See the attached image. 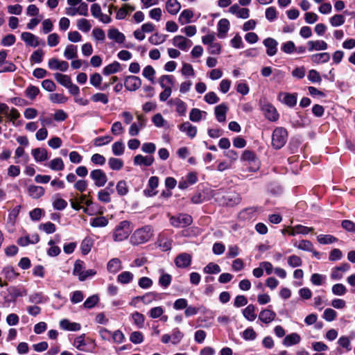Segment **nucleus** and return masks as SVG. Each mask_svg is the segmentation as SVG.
Segmentation results:
<instances>
[{
  "mask_svg": "<svg viewBox=\"0 0 355 355\" xmlns=\"http://www.w3.org/2000/svg\"><path fill=\"white\" fill-rule=\"evenodd\" d=\"M59 324L61 329L66 331H77L81 328V325L79 323L70 322L67 319L61 320Z\"/></svg>",
  "mask_w": 355,
  "mask_h": 355,
  "instance_id": "nucleus-24",
  "label": "nucleus"
},
{
  "mask_svg": "<svg viewBox=\"0 0 355 355\" xmlns=\"http://www.w3.org/2000/svg\"><path fill=\"white\" fill-rule=\"evenodd\" d=\"M122 269V263L119 259L113 258L107 264V270L109 272L116 274Z\"/></svg>",
  "mask_w": 355,
  "mask_h": 355,
  "instance_id": "nucleus-28",
  "label": "nucleus"
},
{
  "mask_svg": "<svg viewBox=\"0 0 355 355\" xmlns=\"http://www.w3.org/2000/svg\"><path fill=\"white\" fill-rule=\"evenodd\" d=\"M166 9L171 15H176L181 9V4L178 0H168L166 3Z\"/></svg>",
  "mask_w": 355,
  "mask_h": 355,
  "instance_id": "nucleus-35",
  "label": "nucleus"
},
{
  "mask_svg": "<svg viewBox=\"0 0 355 355\" xmlns=\"http://www.w3.org/2000/svg\"><path fill=\"white\" fill-rule=\"evenodd\" d=\"M153 229L146 225L135 230L131 236L130 242L132 245H139L148 242L153 236Z\"/></svg>",
  "mask_w": 355,
  "mask_h": 355,
  "instance_id": "nucleus-2",
  "label": "nucleus"
},
{
  "mask_svg": "<svg viewBox=\"0 0 355 355\" xmlns=\"http://www.w3.org/2000/svg\"><path fill=\"white\" fill-rule=\"evenodd\" d=\"M175 263L178 268H187L191 263V256L187 253H182L176 257Z\"/></svg>",
  "mask_w": 355,
  "mask_h": 355,
  "instance_id": "nucleus-20",
  "label": "nucleus"
},
{
  "mask_svg": "<svg viewBox=\"0 0 355 355\" xmlns=\"http://www.w3.org/2000/svg\"><path fill=\"white\" fill-rule=\"evenodd\" d=\"M134 278V275L129 271H124L119 274L117 277L118 282L122 284H127L130 283Z\"/></svg>",
  "mask_w": 355,
  "mask_h": 355,
  "instance_id": "nucleus-47",
  "label": "nucleus"
},
{
  "mask_svg": "<svg viewBox=\"0 0 355 355\" xmlns=\"http://www.w3.org/2000/svg\"><path fill=\"white\" fill-rule=\"evenodd\" d=\"M171 336V343L173 345L178 344L184 337V334L178 328L173 330Z\"/></svg>",
  "mask_w": 355,
  "mask_h": 355,
  "instance_id": "nucleus-62",
  "label": "nucleus"
},
{
  "mask_svg": "<svg viewBox=\"0 0 355 355\" xmlns=\"http://www.w3.org/2000/svg\"><path fill=\"white\" fill-rule=\"evenodd\" d=\"M229 12L241 19H248L250 17V10L246 8H241L240 6L236 3L230 7Z\"/></svg>",
  "mask_w": 355,
  "mask_h": 355,
  "instance_id": "nucleus-14",
  "label": "nucleus"
},
{
  "mask_svg": "<svg viewBox=\"0 0 355 355\" xmlns=\"http://www.w3.org/2000/svg\"><path fill=\"white\" fill-rule=\"evenodd\" d=\"M241 160L248 162L252 166L250 171H256L259 167V162L255 154L250 150H245L242 155Z\"/></svg>",
  "mask_w": 355,
  "mask_h": 355,
  "instance_id": "nucleus-10",
  "label": "nucleus"
},
{
  "mask_svg": "<svg viewBox=\"0 0 355 355\" xmlns=\"http://www.w3.org/2000/svg\"><path fill=\"white\" fill-rule=\"evenodd\" d=\"M48 67L51 70L67 71L69 68V64L67 61L60 60L58 58H53L49 60Z\"/></svg>",
  "mask_w": 355,
  "mask_h": 355,
  "instance_id": "nucleus-13",
  "label": "nucleus"
},
{
  "mask_svg": "<svg viewBox=\"0 0 355 355\" xmlns=\"http://www.w3.org/2000/svg\"><path fill=\"white\" fill-rule=\"evenodd\" d=\"M121 70V64L119 62L115 61L103 69V73L106 76L110 74L115 73Z\"/></svg>",
  "mask_w": 355,
  "mask_h": 355,
  "instance_id": "nucleus-46",
  "label": "nucleus"
},
{
  "mask_svg": "<svg viewBox=\"0 0 355 355\" xmlns=\"http://www.w3.org/2000/svg\"><path fill=\"white\" fill-rule=\"evenodd\" d=\"M146 126V120L142 115L137 116V121L131 123L128 133L130 136L135 137L139 135L140 130Z\"/></svg>",
  "mask_w": 355,
  "mask_h": 355,
  "instance_id": "nucleus-9",
  "label": "nucleus"
},
{
  "mask_svg": "<svg viewBox=\"0 0 355 355\" xmlns=\"http://www.w3.org/2000/svg\"><path fill=\"white\" fill-rule=\"evenodd\" d=\"M142 75L152 83H155V70L152 66H146L143 70Z\"/></svg>",
  "mask_w": 355,
  "mask_h": 355,
  "instance_id": "nucleus-54",
  "label": "nucleus"
},
{
  "mask_svg": "<svg viewBox=\"0 0 355 355\" xmlns=\"http://www.w3.org/2000/svg\"><path fill=\"white\" fill-rule=\"evenodd\" d=\"M297 98V94L280 92L278 95V100L289 107H294L296 105Z\"/></svg>",
  "mask_w": 355,
  "mask_h": 355,
  "instance_id": "nucleus-12",
  "label": "nucleus"
},
{
  "mask_svg": "<svg viewBox=\"0 0 355 355\" xmlns=\"http://www.w3.org/2000/svg\"><path fill=\"white\" fill-rule=\"evenodd\" d=\"M263 44L266 47V53L269 56H273L277 53V42L271 37H268L263 40Z\"/></svg>",
  "mask_w": 355,
  "mask_h": 355,
  "instance_id": "nucleus-18",
  "label": "nucleus"
},
{
  "mask_svg": "<svg viewBox=\"0 0 355 355\" xmlns=\"http://www.w3.org/2000/svg\"><path fill=\"white\" fill-rule=\"evenodd\" d=\"M193 17V11L190 9H185L180 13L178 21L181 24L184 25L190 23Z\"/></svg>",
  "mask_w": 355,
  "mask_h": 355,
  "instance_id": "nucleus-40",
  "label": "nucleus"
},
{
  "mask_svg": "<svg viewBox=\"0 0 355 355\" xmlns=\"http://www.w3.org/2000/svg\"><path fill=\"white\" fill-rule=\"evenodd\" d=\"M29 302L34 304H43L46 302V297L42 293H34L29 295Z\"/></svg>",
  "mask_w": 355,
  "mask_h": 355,
  "instance_id": "nucleus-49",
  "label": "nucleus"
},
{
  "mask_svg": "<svg viewBox=\"0 0 355 355\" xmlns=\"http://www.w3.org/2000/svg\"><path fill=\"white\" fill-rule=\"evenodd\" d=\"M131 232L132 228L130 222L121 221L114 230L113 239L116 242L123 241L129 236Z\"/></svg>",
  "mask_w": 355,
  "mask_h": 355,
  "instance_id": "nucleus-3",
  "label": "nucleus"
},
{
  "mask_svg": "<svg viewBox=\"0 0 355 355\" xmlns=\"http://www.w3.org/2000/svg\"><path fill=\"white\" fill-rule=\"evenodd\" d=\"M141 301L145 305H148L154 301H157L161 299V294L156 292H148L145 293L144 295L140 296Z\"/></svg>",
  "mask_w": 355,
  "mask_h": 355,
  "instance_id": "nucleus-31",
  "label": "nucleus"
},
{
  "mask_svg": "<svg viewBox=\"0 0 355 355\" xmlns=\"http://www.w3.org/2000/svg\"><path fill=\"white\" fill-rule=\"evenodd\" d=\"M84 263L82 261L77 260L73 266V274L78 277L80 281H84L83 272H84Z\"/></svg>",
  "mask_w": 355,
  "mask_h": 355,
  "instance_id": "nucleus-41",
  "label": "nucleus"
},
{
  "mask_svg": "<svg viewBox=\"0 0 355 355\" xmlns=\"http://www.w3.org/2000/svg\"><path fill=\"white\" fill-rule=\"evenodd\" d=\"M93 243L91 239L85 238L81 243L80 249L83 254H87L92 247Z\"/></svg>",
  "mask_w": 355,
  "mask_h": 355,
  "instance_id": "nucleus-63",
  "label": "nucleus"
},
{
  "mask_svg": "<svg viewBox=\"0 0 355 355\" xmlns=\"http://www.w3.org/2000/svg\"><path fill=\"white\" fill-rule=\"evenodd\" d=\"M69 7L65 8V13L71 17L76 15H88V5L83 0H67Z\"/></svg>",
  "mask_w": 355,
  "mask_h": 355,
  "instance_id": "nucleus-1",
  "label": "nucleus"
},
{
  "mask_svg": "<svg viewBox=\"0 0 355 355\" xmlns=\"http://www.w3.org/2000/svg\"><path fill=\"white\" fill-rule=\"evenodd\" d=\"M90 178L97 187H103L107 182L106 173L101 169H94L89 173Z\"/></svg>",
  "mask_w": 355,
  "mask_h": 355,
  "instance_id": "nucleus-7",
  "label": "nucleus"
},
{
  "mask_svg": "<svg viewBox=\"0 0 355 355\" xmlns=\"http://www.w3.org/2000/svg\"><path fill=\"white\" fill-rule=\"evenodd\" d=\"M243 315L244 318L248 320L251 322L254 321L257 318L254 306L252 304H250L247 307H245L243 310Z\"/></svg>",
  "mask_w": 355,
  "mask_h": 355,
  "instance_id": "nucleus-43",
  "label": "nucleus"
},
{
  "mask_svg": "<svg viewBox=\"0 0 355 355\" xmlns=\"http://www.w3.org/2000/svg\"><path fill=\"white\" fill-rule=\"evenodd\" d=\"M108 224V219L105 216H98L90 219V225L94 227H103Z\"/></svg>",
  "mask_w": 355,
  "mask_h": 355,
  "instance_id": "nucleus-44",
  "label": "nucleus"
},
{
  "mask_svg": "<svg viewBox=\"0 0 355 355\" xmlns=\"http://www.w3.org/2000/svg\"><path fill=\"white\" fill-rule=\"evenodd\" d=\"M21 38L27 45L33 47H36L39 45L38 37L33 33L28 32L22 33Z\"/></svg>",
  "mask_w": 355,
  "mask_h": 355,
  "instance_id": "nucleus-27",
  "label": "nucleus"
},
{
  "mask_svg": "<svg viewBox=\"0 0 355 355\" xmlns=\"http://www.w3.org/2000/svg\"><path fill=\"white\" fill-rule=\"evenodd\" d=\"M262 111L266 118L270 121H276L279 119V114L276 108L270 103L263 105Z\"/></svg>",
  "mask_w": 355,
  "mask_h": 355,
  "instance_id": "nucleus-15",
  "label": "nucleus"
},
{
  "mask_svg": "<svg viewBox=\"0 0 355 355\" xmlns=\"http://www.w3.org/2000/svg\"><path fill=\"white\" fill-rule=\"evenodd\" d=\"M174 82V77L171 75H163L159 78V83L163 89L166 88L172 89Z\"/></svg>",
  "mask_w": 355,
  "mask_h": 355,
  "instance_id": "nucleus-37",
  "label": "nucleus"
},
{
  "mask_svg": "<svg viewBox=\"0 0 355 355\" xmlns=\"http://www.w3.org/2000/svg\"><path fill=\"white\" fill-rule=\"evenodd\" d=\"M311 62L314 64H319L329 62L330 55L328 53H319L313 54L310 56Z\"/></svg>",
  "mask_w": 355,
  "mask_h": 355,
  "instance_id": "nucleus-34",
  "label": "nucleus"
},
{
  "mask_svg": "<svg viewBox=\"0 0 355 355\" xmlns=\"http://www.w3.org/2000/svg\"><path fill=\"white\" fill-rule=\"evenodd\" d=\"M172 44L182 51H187L193 45L191 40L182 35H176L172 40Z\"/></svg>",
  "mask_w": 355,
  "mask_h": 355,
  "instance_id": "nucleus-8",
  "label": "nucleus"
},
{
  "mask_svg": "<svg viewBox=\"0 0 355 355\" xmlns=\"http://www.w3.org/2000/svg\"><path fill=\"white\" fill-rule=\"evenodd\" d=\"M318 241L323 245L330 244L337 241V239L329 234H320L317 236Z\"/></svg>",
  "mask_w": 355,
  "mask_h": 355,
  "instance_id": "nucleus-57",
  "label": "nucleus"
},
{
  "mask_svg": "<svg viewBox=\"0 0 355 355\" xmlns=\"http://www.w3.org/2000/svg\"><path fill=\"white\" fill-rule=\"evenodd\" d=\"M131 318L134 324L139 328H141L144 326L145 318L143 314L135 311L132 313Z\"/></svg>",
  "mask_w": 355,
  "mask_h": 355,
  "instance_id": "nucleus-56",
  "label": "nucleus"
},
{
  "mask_svg": "<svg viewBox=\"0 0 355 355\" xmlns=\"http://www.w3.org/2000/svg\"><path fill=\"white\" fill-rule=\"evenodd\" d=\"M29 196L33 198H39L44 194V189L40 186L31 185L28 189Z\"/></svg>",
  "mask_w": 355,
  "mask_h": 355,
  "instance_id": "nucleus-38",
  "label": "nucleus"
},
{
  "mask_svg": "<svg viewBox=\"0 0 355 355\" xmlns=\"http://www.w3.org/2000/svg\"><path fill=\"white\" fill-rule=\"evenodd\" d=\"M141 85V79L135 76H128L125 78L124 86L125 89L130 92L138 89Z\"/></svg>",
  "mask_w": 355,
  "mask_h": 355,
  "instance_id": "nucleus-11",
  "label": "nucleus"
},
{
  "mask_svg": "<svg viewBox=\"0 0 355 355\" xmlns=\"http://www.w3.org/2000/svg\"><path fill=\"white\" fill-rule=\"evenodd\" d=\"M309 51H323L327 49L328 45L323 40L309 41L307 43Z\"/></svg>",
  "mask_w": 355,
  "mask_h": 355,
  "instance_id": "nucleus-30",
  "label": "nucleus"
},
{
  "mask_svg": "<svg viewBox=\"0 0 355 355\" xmlns=\"http://www.w3.org/2000/svg\"><path fill=\"white\" fill-rule=\"evenodd\" d=\"M2 273L5 278L8 281H12L15 279L19 275V274L15 272L14 268L10 266H6L3 269Z\"/></svg>",
  "mask_w": 355,
  "mask_h": 355,
  "instance_id": "nucleus-48",
  "label": "nucleus"
},
{
  "mask_svg": "<svg viewBox=\"0 0 355 355\" xmlns=\"http://www.w3.org/2000/svg\"><path fill=\"white\" fill-rule=\"evenodd\" d=\"M99 297L97 295H93L89 297L83 303L85 309H92L98 302Z\"/></svg>",
  "mask_w": 355,
  "mask_h": 355,
  "instance_id": "nucleus-60",
  "label": "nucleus"
},
{
  "mask_svg": "<svg viewBox=\"0 0 355 355\" xmlns=\"http://www.w3.org/2000/svg\"><path fill=\"white\" fill-rule=\"evenodd\" d=\"M55 79L62 86L67 87L71 83V78L65 74L55 73L53 74Z\"/></svg>",
  "mask_w": 355,
  "mask_h": 355,
  "instance_id": "nucleus-50",
  "label": "nucleus"
},
{
  "mask_svg": "<svg viewBox=\"0 0 355 355\" xmlns=\"http://www.w3.org/2000/svg\"><path fill=\"white\" fill-rule=\"evenodd\" d=\"M0 113L6 116L12 125H15V120L20 116L19 111L15 108H9L8 105L0 102Z\"/></svg>",
  "mask_w": 355,
  "mask_h": 355,
  "instance_id": "nucleus-6",
  "label": "nucleus"
},
{
  "mask_svg": "<svg viewBox=\"0 0 355 355\" xmlns=\"http://www.w3.org/2000/svg\"><path fill=\"white\" fill-rule=\"evenodd\" d=\"M64 56L67 60L76 58L78 56L77 46L73 44H68L64 49Z\"/></svg>",
  "mask_w": 355,
  "mask_h": 355,
  "instance_id": "nucleus-39",
  "label": "nucleus"
},
{
  "mask_svg": "<svg viewBox=\"0 0 355 355\" xmlns=\"http://www.w3.org/2000/svg\"><path fill=\"white\" fill-rule=\"evenodd\" d=\"M287 130L282 127L276 128L272 135V146L275 149H280L286 143Z\"/></svg>",
  "mask_w": 355,
  "mask_h": 355,
  "instance_id": "nucleus-4",
  "label": "nucleus"
},
{
  "mask_svg": "<svg viewBox=\"0 0 355 355\" xmlns=\"http://www.w3.org/2000/svg\"><path fill=\"white\" fill-rule=\"evenodd\" d=\"M154 158L153 156H144L137 155L134 157L133 162L135 166H150L153 164Z\"/></svg>",
  "mask_w": 355,
  "mask_h": 355,
  "instance_id": "nucleus-19",
  "label": "nucleus"
},
{
  "mask_svg": "<svg viewBox=\"0 0 355 355\" xmlns=\"http://www.w3.org/2000/svg\"><path fill=\"white\" fill-rule=\"evenodd\" d=\"M181 132H185L190 138H194L197 134V128L189 121L184 122L179 126Z\"/></svg>",
  "mask_w": 355,
  "mask_h": 355,
  "instance_id": "nucleus-23",
  "label": "nucleus"
},
{
  "mask_svg": "<svg viewBox=\"0 0 355 355\" xmlns=\"http://www.w3.org/2000/svg\"><path fill=\"white\" fill-rule=\"evenodd\" d=\"M349 268L350 266L347 263L332 268L331 278L334 280H340L343 278L344 273L348 271Z\"/></svg>",
  "mask_w": 355,
  "mask_h": 355,
  "instance_id": "nucleus-16",
  "label": "nucleus"
},
{
  "mask_svg": "<svg viewBox=\"0 0 355 355\" xmlns=\"http://www.w3.org/2000/svg\"><path fill=\"white\" fill-rule=\"evenodd\" d=\"M116 189L119 196H125L128 193V187L124 180H120L117 182Z\"/></svg>",
  "mask_w": 355,
  "mask_h": 355,
  "instance_id": "nucleus-64",
  "label": "nucleus"
},
{
  "mask_svg": "<svg viewBox=\"0 0 355 355\" xmlns=\"http://www.w3.org/2000/svg\"><path fill=\"white\" fill-rule=\"evenodd\" d=\"M220 270V266L213 262L207 264L203 269L204 272L207 274H218Z\"/></svg>",
  "mask_w": 355,
  "mask_h": 355,
  "instance_id": "nucleus-59",
  "label": "nucleus"
},
{
  "mask_svg": "<svg viewBox=\"0 0 355 355\" xmlns=\"http://www.w3.org/2000/svg\"><path fill=\"white\" fill-rule=\"evenodd\" d=\"M295 246L300 250L311 252L313 249L312 243L307 240H302L298 243H295Z\"/></svg>",
  "mask_w": 355,
  "mask_h": 355,
  "instance_id": "nucleus-58",
  "label": "nucleus"
},
{
  "mask_svg": "<svg viewBox=\"0 0 355 355\" xmlns=\"http://www.w3.org/2000/svg\"><path fill=\"white\" fill-rule=\"evenodd\" d=\"M276 318V313L270 309H263L259 314V320L263 323L269 324Z\"/></svg>",
  "mask_w": 355,
  "mask_h": 355,
  "instance_id": "nucleus-22",
  "label": "nucleus"
},
{
  "mask_svg": "<svg viewBox=\"0 0 355 355\" xmlns=\"http://www.w3.org/2000/svg\"><path fill=\"white\" fill-rule=\"evenodd\" d=\"M192 221L191 216L185 214L170 217L171 225L177 228L187 227L192 223Z\"/></svg>",
  "mask_w": 355,
  "mask_h": 355,
  "instance_id": "nucleus-5",
  "label": "nucleus"
},
{
  "mask_svg": "<svg viewBox=\"0 0 355 355\" xmlns=\"http://www.w3.org/2000/svg\"><path fill=\"white\" fill-rule=\"evenodd\" d=\"M168 105H175L176 112L181 116L185 114L187 112V105L186 103L178 98H175L173 99H171L168 102Z\"/></svg>",
  "mask_w": 355,
  "mask_h": 355,
  "instance_id": "nucleus-25",
  "label": "nucleus"
},
{
  "mask_svg": "<svg viewBox=\"0 0 355 355\" xmlns=\"http://www.w3.org/2000/svg\"><path fill=\"white\" fill-rule=\"evenodd\" d=\"M108 165L112 170L119 171L123 166V162L119 158L110 157L108 159Z\"/></svg>",
  "mask_w": 355,
  "mask_h": 355,
  "instance_id": "nucleus-52",
  "label": "nucleus"
},
{
  "mask_svg": "<svg viewBox=\"0 0 355 355\" xmlns=\"http://www.w3.org/2000/svg\"><path fill=\"white\" fill-rule=\"evenodd\" d=\"M31 154L36 162H42L49 159L48 152L45 148H34L32 150Z\"/></svg>",
  "mask_w": 355,
  "mask_h": 355,
  "instance_id": "nucleus-21",
  "label": "nucleus"
},
{
  "mask_svg": "<svg viewBox=\"0 0 355 355\" xmlns=\"http://www.w3.org/2000/svg\"><path fill=\"white\" fill-rule=\"evenodd\" d=\"M301 340L300 336L297 333H291L286 336L282 341L285 347H291L298 344Z\"/></svg>",
  "mask_w": 355,
  "mask_h": 355,
  "instance_id": "nucleus-26",
  "label": "nucleus"
},
{
  "mask_svg": "<svg viewBox=\"0 0 355 355\" xmlns=\"http://www.w3.org/2000/svg\"><path fill=\"white\" fill-rule=\"evenodd\" d=\"M107 36L110 40H114L119 44L123 43L125 40L124 34L121 33L118 29L114 28H110L108 31Z\"/></svg>",
  "mask_w": 355,
  "mask_h": 355,
  "instance_id": "nucleus-29",
  "label": "nucleus"
},
{
  "mask_svg": "<svg viewBox=\"0 0 355 355\" xmlns=\"http://www.w3.org/2000/svg\"><path fill=\"white\" fill-rule=\"evenodd\" d=\"M207 115V113L205 111L193 108L189 113V119L193 122H199L202 119H205Z\"/></svg>",
  "mask_w": 355,
  "mask_h": 355,
  "instance_id": "nucleus-33",
  "label": "nucleus"
},
{
  "mask_svg": "<svg viewBox=\"0 0 355 355\" xmlns=\"http://www.w3.org/2000/svg\"><path fill=\"white\" fill-rule=\"evenodd\" d=\"M77 28L80 31L87 33L90 31L92 28V24L87 19L85 18H81L77 21Z\"/></svg>",
  "mask_w": 355,
  "mask_h": 355,
  "instance_id": "nucleus-55",
  "label": "nucleus"
},
{
  "mask_svg": "<svg viewBox=\"0 0 355 355\" xmlns=\"http://www.w3.org/2000/svg\"><path fill=\"white\" fill-rule=\"evenodd\" d=\"M125 148V144L122 141H116L112 146V153L115 156L122 155L124 153Z\"/></svg>",
  "mask_w": 355,
  "mask_h": 355,
  "instance_id": "nucleus-53",
  "label": "nucleus"
},
{
  "mask_svg": "<svg viewBox=\"0 0 355 355\" xmlns=\"http://www.w3.org/2000/svg\"><path fill=\"white\" fill-rule=\"evenodd\" d=\"M230 24L228 19H221L217 24V35L219 38L223 39L227 36V33L230 30Z\"/></svg>",
  "mask_w": 355,
  "mask_h": 355,
  "instance_id": "nucleus-17",
  "label": "nucleus"
},
{
  "mask_svg": "<svg viewBox=\"0 0 355 355\" xmlns=\"http://www.w3.org/2000/svg\"><path fill=\"white\" fill-rule=\"evenodd\" d=\"M166 35L155 33L148 38V41L153 45H159L165 42Z\"/></svg>",
  "mask_w": 355,
  "mask_h": 355,
  "instance_id": "nucleus-51",
  "label": "nucleus"
},
{
  "mask_svg": "<svg viewBox=\"0 0 355 355\" xmlns=\"http://www.w3.org/2000/svg\"><path fill=\"white\" fill-rule=\"evenodd\" d=\"M91 101L94 103H102L105 105L109 102V96L105 93L97 92L92 95Z\"/></svg>",
  "mask_w": 355,
  "mask_h": 355,
  "instance_id": "nucleus-45",
  "label": "nucleus"
},
{
  "mask_svg": "<svg viewBox=\"0 0 355 355\" xmlns=\"http://www.w3.org/2000/svg\"><path fill=\"white\" fill-rule=\"evenodd\" d=\"M40 240L39 236L37 234L32 235L31 236H25L18 239L17 243L23 247H25L29 244L37 243Z\"/></svg>",
  "mask_w": 355,
  "mask_h": 355,
  "instance_id": "nucleus-32",
  "label": "nucleus"
},
{
  "mask_svg": "<svg viewBox=\"0 0 355 355\" xmlns=\"http://www.w3.org/2000/svg\"><path fill=\"white\" fill-rule=\"evenodd\" d=\"M227 107L225 104L222 103L215 107V115L218 122H225L226 120V113Z\"/></svg>",
  "mask_w": 355,
  "mask_h": 355,
  "instance_id": "nucleus-36",
  "label": "nucleus"
},
{
  "mask_svg": "<svg viewBox=\"0 0 355 355\" xmlns=\"http://www.w3.org/2000/svg\"><path fill=\"white\" fill-rule=\"evenodd\" d=\"M336 317L337 312L331 308L326 309L322 315V318L327 322L334 321Z\"/></svg>",
  "mask_w": 355,
  "mask_h": 355,
  "instance_id": "nucleus-61",
  "label": "nucleus"
},
{
  "mask_svg": "<svg viewBox=\"0 0 355 355\" xmlns=\"http://www.w3.org/2000/svg\"><path fill=\"white\" fill-rule=\"evenodd\" d=\"M48 167H49L51 170L59 171H62L64 168V164L62 159L60 157L55 158L51 160L47 164Z\"/></svg>",
  "mask_w": 355,
  "mask_h": 355,
  "instance_id": "nucleus-42",
  "label": "nucleus"
}]
</instances>
